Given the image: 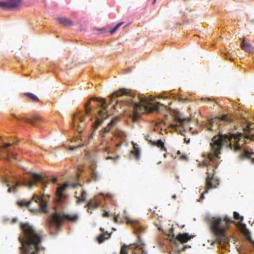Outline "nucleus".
Segmentation results:
<instances>
[{"label": "nucleus", "mask_w": 254, "mask_h": 254, "mask_svg": "<svg viewBox=\"0 0 254 254\" xmlns=\"http://www.w3.org/2000/svg\"><path fill=\"white\" fill-rule=\"evenodd\" d=\"M250 129H244V136L241 133H230L229 135L219 133L213 136L210 143V152L203 154L204 160L199 162V167H207V176L205 180L206 188L205 191L201 194L199 201L204 198V193H207L209 189L216 188L219 185V179L214 178V170L217 168L220 162L219 155L223 146L233 150L235 152H240L239 157L241 159H251L254 162V153L247 147L244 146L247 143V140L254 142V135Z\"/></svg>", "instance_id": "f257e3e1"}, {"label": "nucleus", "mask_w": 254, "mask_h": 254, "mask_svg": "<svg viewBox=\"0 0 254 254\" xmlns=\"http://www.w3.org/2000/svg\"><path fill=\"white\" fill-rule=\"evenodd\" d=\"M110 104L114 110L124 112L131 122L138 121L142 114L158 112L162 105L152 102L143 95L136 96L130 90L121 88L109 96Z\"/></svg>", "instance_id": "f03ea898"}, {"label": "nucleus", "mask_w": 254, "mask_h": 254, "mask_svg": "<svg viewBox=\"0 0 254 254\" xmlns=\"http://www.w3.org/2000/svg\"><path fill=\"white\" fill-rule=\"evenodd\" d=\"M21 234L18 239L21 246L20 254H38L42 241V234L28 223H20Z\"/></svg>", "instance_id": "7ed1b4c3"}, {"label": "nucleus", "mask_w": 254, "mask_h": 254, "mask_svg": "<svg viewBox=\"0 0 254 254\" xmlns=\"http://www.w3.org/2000/svg\"><path fill=\"white\" fill-rule=\"evenodd\" d=\"M0 180L2 183L8 187L7 191L9 193L16 192L17 187L21 185L31 189L34 185L40 184L44 190L50 181L54 184L58 181V179L55 177L50 180L38 173L32 172H28L25 176L14 177L12 181L6 177H1Z\"/></svg>", "instance_id": "20e7f679"}, {"label": "nucleus", "mask_w": 254, "mask_h": 254, "mask_svg": "<svg viewBox=\"0 0 254 254\" xmlns=\"http://www.w3.org/2000/svg\"><path fill=\"white\" fill-rule=\"evenodd\" d=\"M84 112L89 116L88 121L95 119L91 124L94 131L108 117V105L103 98L93 97L84 105Z\"/></svg>", "instance_id": "39448f33"}, {"label": "nucleus", "mask_w": 254, "mask_h": 254, "mask_svg": "<svg viewBox=\"0 0 254 254\" xmlns=\"http://www.w3.org/2000/svg\"><path fill=\"white\" fill-rule=\"evenodd\" d=\"M208 221L210 224V230L215 235L216 241L219 243H229L230 239L226 235L225 230L226 226L229 223L233 222L232 218L226 216L222 220L220 217H212L208 218Z\"/></svg>", "instance_id": "423d86ee"}, {"label": "nucleus", "mask_w": 254, "mask_h": 254, "mask_svg": "<svg viewBox=\"0 0 254 254\" xmlns=\"http://www.w3.org/2000/svg\"><path fill=\"white\" fill-rule=\"evenodd\" d=\"M78 219V216L76 214H62L55 211V213L48 217L46 223L49 228H53L58 232L64 221L75 222Z\"/></svg>", "instance_id": "0eeeda50"}, {"label": "nucleus", "mask_w": 254, "mask_h": 254, "mask_svg": "<svg viewBox=\"0 0 254 254\" xmlns=\"http://www.w3.org/2000/svg\"><path fill=\"white\" fill-rule=\"evenodd\" d=\"M44 194L41 195L34 194L31 200H20L17 202V205L19 207H26L29 208L30 205L32 201H34L38 204L39 208L42 213H47L48 212V200L44 197Z\"/></svg>", "instance_id": "6e6552de"}, {"label": "nucleus", "mask_w": 254, "mask_h": 254, "mask_svg": "<svg viewBox=\"0 0 254 254\" xmlns=\"http://www.w3.org/2000/svg\"><path fill=\"white\" fill-rule=\"evenodd\" d=\"M79 178V175L76 174L71 180L64 182L63 184L58 185L56 188V194L60 200L64 199L66 197L64 191L67 189L69 188L74 189L79 186V184L77 182Z\"/></svg>", "instance_id": "1a4fd4ad"}, {"label": "nucleus", "mask_w": 254, "mask_h": 254, "mask_svg": "<svg viewBox=\"0 0 254 254\" xmlns=\"http://www.w3.org/2000/svg\"><path fill=\"white\" fill-rule=\"evenodd\" d=\"M232 122L231 118L226 115H222L215 119L208 118L205 123V126L208 130L215 131L220 127L221 123L224 124H230Z\"/></svg>", "instance_id": "9d476101"}, {"label": "nucleus", "mask_w": 254, "mask_h": 254, "mask_svg": "<svg viewBox=\"0 0 254 254\" xmlns=\"http://www.w3.org/2000/svg\"><path fill=\"white\" fill-rule=\"evenodd\" d=\"M116 122L115 118H112L110 122L108 124L106 127H104L99 131V135L101 137L105 136L106 134L111 132L112 134L120 140H125L126 138V133L119 129H116L113 130L114 126Z\"/></svg>", "instance_id": "9b49d317"}, {"label": "nucleus", "mask_w": 254, "mask_h": 254, "mask_svg": "<svg viewBox=\"0 0 254 254\" xmlns=\"http://www.w3.org/2000/svg\"><path fill=\"white\" fill-rule=\"evenodd\" d=\"M71 127L80 133L85 126L84 116L81 113L75 114L72 117Z\"/></svg>", "instance_id": "f8f14e48"}, {"label": "nucleus", "mask_w": 254, "mask_h": 254, "mask_svg": "<svg viewBox=\"0 0 254 254\" xmlns=\"http://www.w3.org/2000/svg\"><path fill=\"white\" fill-rule=\"evenodd\" d=\"M11 119L15 120L18 124H20L21 122H24L25 123H29L33 126H36L38 125L37 124L38 121H42V119L39 117H34L32 119H30L22 117H17L15 115L11 116Z\"/></svg>", "instance_id": "ddd939ff"}, {"label": "nucleus", "mask_w": 254, "mask_h": 254, "mask_svg": "<svg viewBox=\"0 0 254 254\" xmlns=\"http://www.w3.org/2000/svg\"><path fill=\"white\" fill-rule=\"evenodd\" d=\"M125 219L127 223L132 227L134 233L135 234L138 235L144 231V228L138 221L132 220L126 216H125Z\"/></svg>", "instance_id": "4468645a"}, {"label": "nucleus", "mask_w": 254, "mask_h": 254, "mask_svg": "<svg viewBox=\"0 0 254 254\" xmlns=\"http://www.w3.org/2000/svg\"><path fill=\"white\" fill-rule=\"evenodd\" d=\"M106 197L104 193L101 194L100 196L98 197H96L94 200H92L90 202L87 204V206L88 207L87 209V211L90 214L92 213L91 211H90L91 209H95L97 208L99 205H101L102 199H105Z\"/></svg>", "instance_id": "2eb2a0df"}, {"label": "nucleus", "mask_w": 254, "mask_h": 254, "mask_svg": "<svg viewBox=\"0 0 254 254\" xmlns=\"http://www.w3.org/2000/svg\"><path fill=\"white\" fill-rule=\"evenodd\" d=\"M20 0H6L0 1V7L4 9H11L17 7L20 3Z\"/></svg>", "instance_id": "dca6fc26"}, {"label": "nucleus", "mask_w": 254, "mask_h": 254, "mask_svg": "<svg viewBox=\"0 0 254 254\" xmlns=\"http://www.w3.org/2000/svg\"><path fill=\"white\" fill-rule=\"evenodd\" d=\"M131 143L133 146V149L130 151L129 159L139 160L140 157V149L136 143L131 141Z\"/></svg>", "instance_id": "f3484780"}, {"label": "nucleus", "mask_w": 254, "mask_h": 254, "mask_svg": "<svg viewBox=\"0 0 254 254\" xmlns=\"http://www.w3.org/2000/svg\"><path fill=\"white\" fill-rule=\"evenodd\" d=\"M87 157L90 164L89 165L91 170V177L94 180H97L99 178L100 176L96 171V162L92 157Z\"/></svg>", "instance_id": "a211bd4d"}, {"label": "nucleus", "mask_w": 254, "mask_h": 254, "mask_svg": "<svg viewBox=\"0 0 254 254\" xmlns=\"http://www.w3.org/2000/svg\"><path fill=\"white\" fill-rule=\"evenodd\" d=\"M158 229L159 231H161L163 232V233L168 236V238L172 241H173L175 245L176 246L178 247V242L176 240V236L174 233V229L173 228V225H172L171 227L169 228L168 231H164L160 227L158 226Z\"/></svg>", "instance_id": "6ab92c4d"}, {"label": "nucleus", "mask_w": 254, "mask_h": 254, "mask_svg": "<svg viewBox=\"0 0 254 254\" xmlns=\"http://www.w3.org/2000/svg\"><path fill=\"white\" fill-rule=\"evenodd\" d=\"M194 236L190 235L188 233H179L177 236V238L178 241L180 243L184 244L188 242L191 239L193 238Z\"/></svg>", "instance_id": "aec40b11"}, {"label": "nucleus", "mask_w": 254, "mask_h": 254, "mask_svg": "<svg viewBox=\"0 0 254 254\" xmlns=\"http://www.w3.org/2000/svg\"><path fill=\"white\" fill-rule=\"evenodd\" d=\"M100 230L102 233L97 238V239L99 243H102L105 240L108 239L110 237L112 233L109 234L108 231H105L104 229L102 228H100Z\"/></svg>", "instance_id": "412c9836"}, {"label": "nucleus", "mask_w": 254, "mask_h": 254, "mask_svg": "<svg viewBox=\"0 0 254 254\" xmlns=\"http://www.w3.org/2000/svg\"><path fill=\"white\" fill-rule=\"evenodd\" d=\"M184 120L182 118H178L177 119V123L176 126L174 127V129L176 131L178 132L181 135L185 136L186 130L185 129L181 130L178 128V127H183L184 124Z\"/></svg>", "instance_id": "4be33fe9"}, {"label": "nucleus", "mask_w": 254, "mask_h": 254, "mask_svg": "<svg viewBox=\"0 0 254 254\" xmlns=\"http://www.w3.org/2000/svg\"><path fill=\"white\" fill-rule=\"evenodd\" d=\"M241 47L242 49L245 50L246 52L251 53L254 51V47L245 41H242L241 43Z\"/></svg>", "instance_id": "5701e85b"}, {"label": "nucleus", "mask_w": 254, "mask_h": 254, "mask_svg": "<svg viewBox=\"0 0 254 254\" xmlns=\"http://www.w3.org/2000/svg\"><path fill=\"white\" fill-rule=\"evenodd\" d=\"M86 191L81 188L80 192L79 193L77 191L75 192V197L78 199V200L80 201H84L86 200Z\"/></svg>", "instance_id": "b1692460"}, {"label": "nucleus", "mask_w": 254, "mask_h": 254, "mask_svg": "<svg viewBox=\"0 0 254 254\" xmlns=\"http://www.w3.org/2000/svg\"><path fill=\"white\" fill-rule=\"evenodd\" d=\"M57 20L64 26H69L73 24L72 22L70 20L65 17H59L57 19Z\"/></svg>", "instance_id": "393cba45"}, {"label": "nucleus", "mask_w": 254, "mask_h": 254, "mask_svg": "<svg viewBox=\"0 0 254 254\" xmlns=\"http://www.w3.org/2000/svg\"><path fill=\"white\" fill-rule=\"evenodd\" d=\"M152 145L156 146L161 150L166 151L165 143L161 139H158L157 141H153V142H152Z\"/></svg>", "instance_id": "a878e982"}, {"label": "nucleus", "mask_w": 254, "mask_h": 254, "mask_svg": "<svg viewBox=\"0 0 254 254\" xmlns=\"http://www.w3.org/2000/svg\"><path fill=\"white\" fill-rule=\"evenodd\" d=\"M233 217L235 220L238 221L240 223H242V222L244 220V217L243 216L240 215L238 212H234Z\"/></svg>", "instance_id": "bb28decb"}, {"label": "nucleus", "mask_w": 254, "mask_h": 254, "mask_svg": "<svg viewBox=\"0 0 254 254\" xmlns=\"http://www.w3.org/2000/svg\"><path fill=\"white\" fill-rule=\"evenodd\" d=\"M25 95H26V96L29 99H30L31 100L33 101H38V97L35 95L34 94H32V93H26L25 94Z\"/></svg>", "instance_id": "cd10ccee"}, {"label": "nucleus", "mask_w": 254, "mask_h": 254, "mask_svg": "<svg viewBox=\"0 0 254 254\" xmlns=\"http://www.w3.org/2000/svg\"><path fill=\"white\" fill-rule=\"evenodd\" d=\"M123 23V22H121L118 23L117 24H116L113 28H112L110 30V33L111 34H113L114 33H115L116 32V31L119 29V28L122 26Z\"/></svg>", "instance_id": "c85d7f7f"}, {"label": "nucleus", "mask_w": 254, "mask_h": 254, "mask_svg": "<svg viewBox=\"0 0 254 254\" xmlns=\"http://www.w3.org/2000/svg\"><path fill=\"white\" fill-rule=\"evenodd\" d=\"M145 139L149 142V143L152 145V142H153L154 140H151V137L150 135H147L145 136Z\"/></svg>", "instance_id": "c756f323"}, {"label": "nucleus", "mask_w": 254, "mask_h": 254, "mask_svg": "<svg viewBox=\"0 0 254 254\" xmlns=\"http://www.w3.org/2000/svg\"><path fill=\"white\" fill-rule=\"evenodd\" d=\"M119 214H116V213H114V215L113 216V219L115 222H118L119 221Z\"/></svg>", "instance_id": "7c9ffc66"}, {"label": "nucleus", "mask_w": 254, "mask_h": 254, "mask_svg": "<svg viewBox=\"0 0 254 254\" xmlns=\"http://www.w3.org/2000/svg\"><path fill=\"white\" fill-rule=\"evenodd\" d=\"M103 217H109L111 214H110L109 212V211H106L105 210L103 213Z\"/></svg>", "instance_id": "2f4dec72"}, {"label": "nucleus", "mask_w": 254, "mask_h": 254, "mask_svg": "<svg viewBox=\"0 0 254 254\" xmlns=\"http://www.w3.org/2000/svg\"><path fill=\"white\" fill-rule=\"evenodd\" d=\"M119 158V156H117L116 158H114V157H113L112 156H109L108 158H107V159H112V160H115V159H117Z\"/></svg>", "instance_id": "473e14b6"}, {"label": "nucleus", "mask_w": 254, "mask_h": 254, "mask_svg": "<svg viewBox=\"0 0 254 254\" xmlns=\"http://www.w3.org/2000/svg\"><path fill=\"white\" fill-rule=\"evenodd\" d=\"M158 98H167V95H160L158 97Z\"/></svg>", "instance_id": "72a5a7b5"}, {"label": "nucleus", "mask_w": 254, "mask_h": 254, "mask_svg": "<svg viewBox=\"0 0 254 254\" xmlns=\"http://www.w3.org/2000/svg\"><path fill=\"white\" fill-rule=\"evenodd\" d=\"M191 133L193 135H196L198 133V131L197 130L194 129V130H192Z\"/></svg>", "instance_id": "f704fd0d"}, {"label": "nucleus", "mask_w": 254, "mask_h": 254, "mask_svg": "<svg viewBox=\"0 0 254 254\" xmlns=\"http://www.w3.org/2000/svg\"><path fill=\"white\" fill-rule=\"evenodd\" d=\"M190 247H191L190 246H189V245H185L183 247V249H182V251H185L187 248H190Z\"/></svg>", "instance_id": "c9c22d12"}, {"label": "nucleus", "mask_w": 254, "mask_h": 254, "mask_svg": "<svg viewBox=\"0 0 254 254\" xmlns=\"http://www.w3.org/2000/svg\"><path fill=\"white\" fill-rule=\"evenodd\" d=\"M17 218H13L12 219V221H12V222L13 223H15V222L17 221Z\"/></svg>", "instance_id": "e433bc0d"}, {"label": "nucleus", "mask_w": 254, "mask_h": 254, "mask_svg": "<svg viewBox=\"0 0 254 254\" xmlns=\"http://www.w3.org/2000/svg\"><path fill=\"white\" fill-rule=\"evenodd\" d=\"M98 30L101 32H104L106 31V30L104 28H100L98 29Z\"/></svg>", "instance_id": "4c0bfd02"}, {"label": "nucleus", "mask_w": 254, "mask_h": 254, "mask_svg": "<svg viewBox=\"0 0 254 254\" xmlns=\"http://www.w3.org/2000/svg\"><path fill=\"white\" fill-rule=\"evenodd\" d=\"M250 242L251 244L254 247V240H253L251 238L250 239Z\"/></svg>", "instance_id": "58836bf2"}, {"label": "nucleus", "mask_w": 254, "mask_h": 254, "mask_svg": "<svg viewBox=\"0 0 254 254\" xmlns=\"http://www.w3.org/2000/svg\"><path fill=\"white\" fill-rule=\"evenodd\" d=\"M184 140L187 143H189L190 142V139H189L188 140H187V139L185 138L184 139Z\"/></svg>", "instance_id": "ea45409f"}, {"label": "nucleus", "mask_w": 254, "mask_h": 254, "mask_svg": "<svg viewBox=\"0 0 254 254\" xmlns=\"http://www.w3.org/2000/svg\"><path fill=\"white\" fill-rule=\"evenodd\" d=\"M176 197H177V196H176V194H174V195H172V198L173 199H175L176 198Z\"/></svg>", "instance_id": "a19ab883"}, {"label": "nucleus", "mask_w": 254, "mask_h": 254, "mask_svg": "<svg viewBox=\"0 0 254 254\" xmlns=\"http://www.w3.org/2000/svg\"><path fill=\"white\" fill-rule=\"evenodd\" d=\"M92 138H93V134H91V135L89 136V137H88V139H89V140H90V139H91Z\"/></svg>", "instance_id": "79ce46f5"}, {"label": "nucleus", "mask_w": 254, "mask_h": 254, "mask_svg": "<svg viewBox=\"0 0 254 254\" xmlns=\"http://www.w3.org/2000/svg\"><path fill=\"white\" fill-rule=\"evenodd\" d=\"M182 158L184 159H186L187 158V156L184 155V156H182Z\"/></svg>", "instance_id": "37998d69"}, {"label": "nucleus", "mask_w": 254, "mask_h": 254, "mask_svg": "<svg viewBox=\"0 0 254 254\" xmlns=\"http://www.w3.org/2000/svg\"><path fill=\"white\" fill-rule=\"evenodd\" d=\"M78 172L79 173H80V172H82V170L80 168H78Z\"/></svg>", "instance_id": "c03bdc74"}, {"label": "nucleus", "mask_w": 254, "mask_h": 254, "mask_svg": "<svg viewBox=\"0 0 254 254\" xmlns=\"http://www.w3.org/2000/svg\"><path fill=\"white\" fill-rule=\"evenodd\" d=\"M157 0H153L152 4H154Z\"/></svg>", "instance_id": "a18cd8bd"}, {"label": "nucleus", "mask_w": 254, "mask_h": 254, "mask_svg": "<svg viewBox=\"0 0 254 254\" xmlns=\"http://www.w3.org/2000/svg\"><path fill=\"white\" fill-rule=\"evenodd\" d=\"M161 163V161H159L157 162V164H159Z\"/></svg>", "instance_id": "49530a36"}, {"label": "nucleus", "mask_w": 254, "mask_h": 254, "mask_svg": "<svg viewBox=\"0 0 254 254\" xmlns=\"http://www.w3.org/2000/svg\"><path fill=\"white\" fill-rule=\"evenodd\" d=\"M163 156H164V157L165 158H166V154H164Z\"/></svg>", "instance_id": "de8ad7c7"}, {"label": "nucleus", "mask_w": 254, "mask_h": 254, "mask_svg": "<svg viewBox=\"0 0 254 254\" xmlns=\"http://www.w3.org/2000/svg\"><path fill=\"white\" fill-rule=\"evenodd\" d=\"M184 227H185V225H182V227H182V228H184Z\"/></svg>", "instance_id": "09e8293b"}, {"label": "nucleus", "mask_w": 254, "mask_h": 254, "mask_svg": "<svg viewBox=\"0 0 254 254\" xmlns=\"http://www.w3.org/2000/svg\"><path fill=\"white\" fill-rule=\"evenodd\" d=\"M113 230L114 231H116V229L115 228H113Z\"/></svg>", "instance_id": "8fccbe9b"}, {"label": "nucleus", "mask_w": 254, "mask_h": 254, "mask_svg": "<svg viewBox=\"0 0 254 254\" xmlns=\"http://www.w3.org/2000/svg\"><path fill=\"white\" fill-rule=\"evenodd\" d=\"M215 243V241L213 242L212 243V245H213V244H214V243Z\"/></svg>", "instance_id": "3c124183"}, {"label": "nucleus", "mask_w": 254, "mask_h": 254, "mask_svg": "<svg viewBox=\"0 0 254 254\" xmlns=\"http://www.w3.org/2000/svg\"><path fill=\"white\" fill-rule=\"evenodd\" d=\"M190 130H191L192 129V127H190Z\"/></svg>", "instance_id": "603ef678"}]
</instances>
